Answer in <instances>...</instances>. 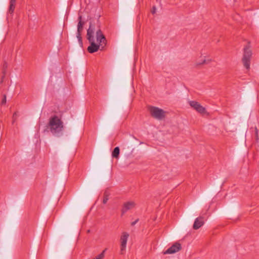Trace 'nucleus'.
Masks as SVG:
<instances>
[{"mask_svg":"<svg viewBox=\"0 0 259 259\" xmlns=\"http://www.w3.org/2000/svg\"><path fill=\"white\" fill-rule=\"evenodd\" d=\"M94 29L92 28L91 24L87 31V38L90 43L88 47V51L90 53L97 52L99 49L102 50L106 45L107 40L104 35L100 29L97 31L96 33V40L98 44L95 42L93 34Z\"/></svg>","mask_w":259,"mask_h":259,"instance_id":"nucleus-1","label":"nucleus"},{"mask_svg":"<svg viewBox=\"0 0 259 259\" xmlns=\"http://www.w3.org/2000/svg\"><path fill=\"white\" fill-rule=\"evenodd\" d=\"M47 127L53 135L60 137L63 134L64 125L61 117L54 115L49 118Z\"/></svg>","mask_w":259,"mask_h":259,"instance_id":"nucleus-2","label":"nucleus"},{"mask_svg":"<svg viewBox=\"0 0 259 259\" xmlns=\"http://www.w3.org/2000/svg\"><path fill=\"white\" fill-rule=\"evenodd\" d=\"M148 111L153 117L158 120L162 119L165 116V111L157 107L149 106Z\"/></svg>","mask_w":259,"mask_h":259,"instance_id":"nucleus-3","label":"nucleus"},{"mask_svg":"<svg viewBox=\"0 0 259 259\" xmlns=\"http://www.w3.org/2000/svg\"><path fill=\"white\" fill-rule=\"evenodd\" d=\"M252 55L251 50L249 49V47L246 46L244 49V54L242 58V62L243 63L244 67L248 69L250 68V61Z\"/></svg>","mask_w":259,"mask_h":259,"instance_id":"nucleus-4","label":"nucleus"},{"mask_svg":"<svg viewBox=\"0 0 259 259\" xmlns=\"http://www.w3.org/2000/svg\"><path fill=\"white\" fill-rule=\"evenodd\" d=\"M130 235L126 232H123L120 237V251L121 254H123L126 249V245Z\"/></svg>","mask_w":259,"mask_h":259,"instance_id":"nucleus-5","label":"nucleus"},{"mask_svg":"<svg viewBox=\"0 0 259 259\" xmlns=\"http://www.w3.org/2000/svg\"><path fill=\"white\" fill-rule=\"evenodd\" d=\"M189 103L192 108L196 110L199 113L203 114L205 112V109L198 102L194 101H190L189 102Z\"/></svg>","mask_w":259,"mask_h":259,"instance_id":"nucleus-6","label":"nucleus"},{"mask_svg":"<svg viewBox=\"0 0 259 259\" xmlns=\"http://www.w3.org/2000/svg\"><path fill=\"white\" fill-rule=\"evenodd\" d=\"M182 248L181 244L175 243L164 252V254H172L179 251Z\"/></svg>","mask_w":259,"mask_h":259,"instance_id":"nucleus-7","label":"nucleus"},{"mask_svg":"<svg viewBox=\"0 0 259 259\" xmlns=\"http://www.w3.org/2000/svg\"><path fill=\"white\" fill-rule=\"evenodd\" d=\"M204 224V219L203 217H200L196 219L193 224V228L194 229L197 230L200 228Z\"/></svg>","mask_w":259,"mask_h":259,"instance_id":"nucleus-8","label":"nucleus"},{"mask_svg":"<svg viewBox=\"0 0 259 259\" xmlns=\"http://www.w3.org/2000/svg\"><path fill=\"white\" fill-rule=\"evenodd\" d=\"M135 203L133 201H128L126 203H125L123 205L122 211V213H125L128 210H130L132 208H133L135 206Z\"/></svg>","mask_w":259,"mask_h":259,"instance_id":"nucleus-9","label":"nucleus"},{"mask_svg":"<svg viewBox=\"0 0 259 259\" xmlns=\"http://www.w3.org/2000/svg\"><path fill=\"white\" fill-rule=\"evenodd\" d=\"M201 59L197 61L196 64L197 65H202L204 64H207L211 62V60L210 59H205V56L202 57V55L200 56Z\"/></svg>","mask_w":259,"mask_h":259,"instance_id":"nucleus-10","label":"nucleus"},{"mask_svg":"<svg viewBox=\"0 0 259 259\" xmlns=\"http://www.w3.org/2000/svg\"><path fill=\"white\" fill-rule=\"evenodd\" d=\"M120 153V149L118 147H115L112 152V156L116 159L119 158V155Z\"/></svg>","mask_w":259,"mask_h":259,"instance_id":"nucleus-11","label":"nucleus"},{"mask_svg":"<svg viewBox=\"0 0 259 259\" xmlns=\"http://www.w3.org/2000/svg\"><path fill=\"white\" fill-rule=\"evenodd\" d=\"M79 22L77 25V33H80L82 30L83 23L81 22V16L78 17Z\"/></svg>","mask_w":259,"mask_h":259,"instance_id":"nucleus-12","label":"nucleus"},{"mask_svg":"<svg viewBox=\"0 0 259 259\" xmlns=\"http://www.w3.org/2000/svg\"><path fill=\"white\" fill-rule=\"evenodd\" d=\"M15 3L16 2L10 1L8 13L10 14H13L15 8Z\"/></svg>","mask_w":259,"mask_h":259,"instance_id":"nucleus-13","label":"nucleus"},{"mask_svg":"<svg viewBox=\"0 0 259 259\" xmlns=\"http://www.w3.org/2000/svg\"><path fill=\"white\" fill-rule=\"evenodd\" d=\"M108 199H109L108 195L107 194L105 193L104 194V198H103V203H104V204L106 203V202H107Z\"/></svg>","mask_w":259,"mask_h":259,"instance_id":"nucleus-14","label":"nucleus"},{"mask_svg":"<svg viewBox=\"0 0 259 259\" xmlns=\"http://www.w3.org/2000/svg\"><path fill=\"white\" fill-rule=\"evenodd\" d=\"M77 37L78 39V41L80 42V43L81 44L82 41H81V37L80 36V33H77Z\"/></svg>","mask_w":259,"mask_h":259,"instance_id":"nucleus-15","label":"nucleus"},{"mask_svg":"<svg viewBox=\"0 0 259 259\" xmlns=\"http://www.w3.org/2000/svg\"><path fill=\"white\" fill-rule=\"evenodd\" d=\"M6 103V96L4 95V98L2 101V105L5 104Z\"/></svg>","mask_w":259,"mask_h":259,"instance_id":"nucleus-16","label":"nucleus"},{"mask_svg":"<svg viewBox=\"0 0 259 259\" xmlns=\"http://www.w3.org/2000/svg\"><path fill=\"white\" fill-rule=\"evenodd\" d=\"M156 8L155 6H153L152 7L151 13H152V14H154L156 13Z\"/></svg>","mask_w":259,"mask_h":259,"instance_id":"nucleus-17","label":"nucleus"},{"mask_svg":"<svg viewBox=\"0 0 259 259\" xmlns=\"http://www.w3.org/2000/svg\"><path fill=\"white\" fill-rule=\"evenodd\" d=\"M137 222H138V220H136L135 222H133V223H132V225H135V224L137 223Z\"/></svg>","mask_w":259,"mask_h":259,"instance_id":"nucleus-18","label":"nucleus"},{"mask_svg":"<svg viewBox=\"0 0 259 259\" xmlns=\"http://www.w3.org/2000/svg\"><path fill=\"white\" fill-rule=\"evenodd\" d=\"M15 116H16V113H15L13 115V118H15Z\"/></svg>","mask_w":259,"mask_h":259,"instance_id":"nucleus-19","label":"nucleus"},{"mask_svg":"<svg viewBox=\"0 0 259 259\" xmlns=\"http://www.w3.org/2000/svg\"><path fill=\"white\" fill-rule=\"evenodd\" d=\"M16 0H11L10 1H12V2H16Z\"/></svg>","mask_w":259,"mask_h":259,"instance_id":"nucleus-20","label":"nucleus"}]
</instances>
